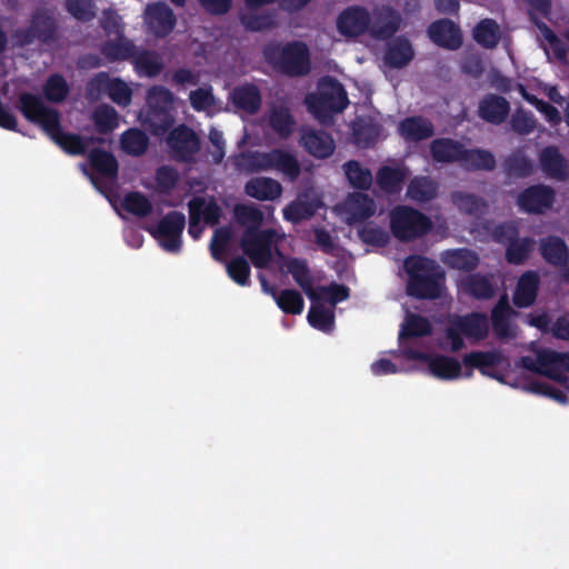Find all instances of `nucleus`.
I'll list each match as a JSON object with an SVG mask.
<instances>
[{
    "label": "nucleus",
    "mask_w": 569,
    "mask_h": 569,
    "mask_svg": "<svg viewBox=\"0 0 569 569\" xmlns=\"http://www.w3.org/2000/svg\"><path fill=\"white\" fill-rule=\"evenodd\" d=\"M561 352L541 350L539 352V375L558 382H565L567 376L562 372Z\"/></svg>",
    "instance_id": "a19ab883"
},
{
    "label": "nucleus",
    "mask_w": 569,
    "mask_h": 569,
    "mask_svg": "<svg viewBox=\"0 0 569 569\" xmlns=\"http://www.w3.org/2000/svg\"><path fill=\"white\" fill-rule=\"evenodd\" d=\"M91 119L99 134H109L119 127V114L109 104L98 106L93 110Z\"/></svg>",
    "instance_id": "79ce46f5"
},
{
    "label": "nucleus",
    "mask_w": 569,
    "mask_h": 569,
    "mask_svg": "<svg viewBox=\"0 0 569 569\" xmlns=\"http://www.w3.org/2000/svg\"><path fill=\"white\" fill-rule=\"evenodd\" d=\"M262 54L274 70L291 78L307 76L311 70L310 50L303 41L270 42Z\"/></svg>",
    "instance_id": "7ed1b4c3"
},
{
    "label": "nucleus",
    "mask_w": 569,
    "mask_h": 569,
    "mask_svg": "<svg viewBox=\"0 0 569 569\" xmlns=\"http://www.w3.org/2000/svg\"><path fill=\"white\" fill-rule=\"evenodd\" d=\"M274 301L280 310L288 315H300L303 311L305 300L296 289H283L278 292Z\"/></svg>",
    "instance_id": "603ef678"
},
{
    "label": "nucleus",
    "mask_w": 569,
    "mask_h": 569,
    "mask_svg": "<svg viewBox=\"0 0 569 569\" xmlns=\"http://www.w3.org/2000/svg\"><path fill=\"white\" fill-rule=\"evenodd\" d=\"M515 315L510 307L508 298L502 296L491 310V322L495 336L500 339H510L515 337L511 328V317Z\"/></svg>",
    "instance_id": "a878e982"
},
{
    "label": "nucleus",
    "mask_w": 569,
    "mask_h": 569,
    "mask_svg": "<svg viewBox=\"0 0 569 569\" xmlns=\"http://www.w3.org/2000/svg\"><path fill=\"white\" fill-rule=\"evenodd\" d=\"M299 142L309 154L318 159L329 158L336 148L332 137L322 130L301 129Z\"/></svg>",
    "instance_id": "f3484780"
},
{
    "label": "nucleus",
    "mask_w": 569,
    "mask_h": 569,
    "mask_svg": "<svg viewBox=\"0 0 569 569\" xmlns=\"http://www.w3.org/2000/svg\"><path fill=\"white\" fill-rule=\"evenodd\" d=\"M308 110L319 120L342 112L349 104L343 84L333 77L326 76L318 82L317 93L306 98Z\"/></svg>",
    "instance_id": "39448f33"
},
{
    "label": "nucleus",
    "mask_w": 569,
    "mask_h": 569,
    "mask_svg": "<svg viewBox=\"0 0 569 569\" xmlns=\"http://www.w3.org/2000/svg\"><path fill=\"white\" fill-rule=\"evenodd\" d=\"M67 11L78 21L89 22L96 17V6L92 0H64Z\"/></svg>",
    "instance_id": "680f3d73"
},
{
    "label": "nucleus",
    "mask_w": 569,
    "mask_h": 569,
    "mask_svg": "<svg viewBox=\"0 0 569 569\" xmlns=\"http://www.w3.org/2000/svg\"><path fill=\"white\" fill-rule=\"evenodd\" d=\"M408 274L407 293L417 299L433 300L441 296L445 273L435 260L411 254L403 261Z\"/></svg>",
    "instance_id": "f03ea898"
},
{
    "label": "nucleus",
    "mask_w": 569,
    "mask_h": 569,
    "mask_svg": "<svg viewBox=\"0 0 569 569\" xmlns=\"http://www.w3.org/2000/svg\"><path fill=\"white\" fill-rule=\"evenodd\" d=\"M173 158L180 162H190L200 150V139L197 133L186 124L173 128L167 139Z\"/></svg>",
    "instance_id": "f8f14e48"
},
{
    "label": "nucleus",
    "mask_w": 569,
    "mask_h": 569,
    "mask_svg": "<svg viewBox=\"0 0 569 569\" xmlns=\"http://www.w3.org/2000/svg\"><path fill=\"white\" fill-rule=\"evenodd\" d=\"M510 112L509 101L498 94L488 93L479 102L478 114L488 123L501 124Z\"/></svg>",
    "instance_id": "412c9836"
},
{
    "label": "nucleus",
    "mask_w": 569,
    "mask_h": 569,
    "mask_svg": "<svg viewBox=\"0 0 569 569\" xmlns=\"http://www.w3.org/2000/svg\"><path fill=\"white\" fill-rule=\"evenodd\" d=\"M347 206L353 221H365L376 212L375 201L366 193L351 194Z\"/></svg>",
    "instance_id": "de8ad7c7"
},
{
    "label": "nucleus",
    "mask_w": 569,
    "mask_h": 569,
    "mask_svg": "<svg viewBox=\"0 0 569 569\" xmlns=\"http://www.w3.org/2000/svg\"><path fill=\"white\" fill-rule=\"evenodd\" d=\"M391 234L400 242H411L429 234L433 228L430 217L410 206L398 204L389 213Z\"/></svg>",
    "instance_id": "423d86ee"
},
{
    "label": "nucleus",
    "mask_w": 569,
    "mask_h": 569,
    "mask_svg": "<svg viewBox=\"0 0 569 569\" xmlns=\"http://www.w3.org/2000/svg\"><path fill=\"white\" fill-rule=\"evenodd\" d=\"M440 260L447 268L468 272V274L473 272L480 263L479 254L469 248L447 249L441 252Z\"/></svg>",
    "instance_id": "5701e85b"
},
{
    "label": "nucleus",
    "mask_w": 569,
    "mask_h": 569,
    "mask_svg": "<svg viewBox=\"0 0 569 569\" xmlns=\"http://www.w3.org/2000/svg\"><path fill=\"white\" fill-rule=\"evenodd\" d=\"M402 355L409 360L427 362L430 373L438 379L453 380L461 375V363L453 357L431 355L413 348H403Z\"/></svg>",
    "instance_id": "9d476101"
},
{
    "label": "nucleus",
    "mask_w": 569,
    "mask_h": 569,
    "mask_svg": "<svg viewBox=\"0 0 569 569\" xmlns=\"http://www.w3.org/2000/svg\"><path fill=\"white\" fill-rule=\"evenodd\" d=\"M316 213V207L309 201L295 200L283 209V217L292 223L310 219Z\"/></svg>",
    "instance_id": "052dcab7"
},
{
    "label": "nucleus",
    "mask_w": 569,
    "mask_h": 569,
    "mask_svg": "<svg viewBox=\"0 0 569 569\" xmlns=\"http://www.w3.org/2000/svg\"><path fill=\"white\" fill-rule=\"evenodd\" d=\"M370 13L361 6H351L340 12L337 19L338 32L347 38H357L369 31Z\"/></svg>",
    "instance_id": "ddd939ff"
},
{
    "label": "nucleus",
    "mask_w": 569,
    "mask_h": 569,
    "mask_svg": "<svg viewBox=\"0 0 569 569\" xmlns=\"http://www.w3.org/2000/svg\"><path fill=\"white\" fill-rule=\"evenodd\" d=\"M122 208L139 218L148 217L152 210V202L140 191L127 192L122 199Z\"/></svg>",
    "instance_id": "3c124183"
},
{
    "label": "nucleus",
    "mask_w": 569,
    "mask_h": 569,
    "mask_svg": "<svg viewBox=\"0 0 569 569\" xmlns=\"http://www.w3.org/2000/svg\"><path fill=\"white\" fill-rule=\"evenodd\" d=\"M358 237L363 243L379 248H383L390 242V234L382 227L372 222L359 228Z\"/></svg>",
    "instance_id": "4d7b16f0"
},
{
    "label": "nucleus",
    "mask_w": 569,
    "mask_h": 569,
    "mask_svg": "<svg viewBox=\"0 0 569 569\" xmlns=\"http://www.w3.org/2000/svg\"><path fill=\"white\" fill-rule=\"evenodd\" d=\"M31 30L42 43L56 41L58 33V24L56 19L44 10H37L30 21Z\"/></svg>",
    "instance_id": "72a5a7b5"
},
{
    "label": "nucleus",
    "mask_w": 569,
    "mask_h": 569,
    "mask_svg": "<svg viewBox=\"0 0 569 569\" xmlns=\"http://www.w3.org/2000/svg\"><path fill=\"white\" fill-rule=\"evenodd\" d=\"M525 389L529 392L551 398L561 405L569 402V397L565 391L545 381H531Z\"/></svg>",
    "instance_id": "0e129e2a"
},
{
    "label": "nucleus",
    "mask_w": 569,
    "mask_h": 569,
    "mask_svg": "<svg viewBox=\"0 0 569 569\" xmlns=\"http://www.w3.org/2000/svg\"><path fill=\"white\" fill-rule=\"evenodd\" d=\"M234 214L238 222L241 226H246L247 228H257L260 229V226L263 221L262 211L248 204H238L234 208Z\"/></svg>",
    "instance_id": "e2e57ef3"
},
{
    "label": "nucleus",
    "mask_w": 569,
    "mask_h": 569,
    "mask_svg": "<svg viewBox=\"0 0 569 569\" xmlns=\"http://www.w3.org/2000/svg\"><path fill=\"white\" fill-rule=\"evenodd\" d=\"M475 41L485 49H495L501 39L498 22L491 18L480 20L472 30Z\"/></svg>",
    "instance_id": "f704fd0d"
},
{
    "label": "nucleus",
    "mask_w": 569,
    "mask_h": 569,
    "mask_svg": "<svg viewBox=\"0 0 569 569\" xmlns=\"http://www.w3.org/2000/svg\"><path fill=\"white\" fill-rule=\"evenodd\" d=\"M230 239L231 231L229 228L222 227L214 230L210 241V253L216 261H224V252Z\"/></svg>",
    "instance_id": "69168bd1"
},
{
    "label": "nucleus",
    "mask_w": 569,
    "mask_h": 569,
    "mask_svg": "<svg viewBox=\"0 0 569 569\" xmlns=\"http://www.w3.org/2000/svg\"><path fill=\"white\" fill-rule=\"evenodd\" d=\"M132 64L139 76H146L148 78L157 77L164 68L160 56L151 50L134 51Z\"/></svg>",
    "instance_id": "c9c22d12"
},
{
    "label": "nucleus",
    "mask_w": 569,
    "mask_h": 569,
    "mask_svg": "<svg viewBox=\"0 0 569 569\" xmlns=\"http://www.w3.org/2000/svg\"><path fill=\"white\" fill-rule=\"evenodd\" d=\"M229 278L237 284L246 287L250 284L251 268L247 259L238 256L226 264Z\"/></svg>",
    "instance_id": "13d9d810"
},
{
    "label": "nucleus",
    "mask_w": 569,
    "mask_h": 569,
    "mask_svg": "<svg viewBox=\"0 0 569 569\" xmlns=\"http://www.w3.org/2000/svg\"><path fill=\"white\" fill-rule=\"evenodd\" d=\"M458 329L467 338L483 340L489 332L488 317L481 312H471L455 320Z\"/></svg>",
    "instance_id": "c756f323"
},
{
    "label": "nucleus",
    "mask_w": 569,
    "mask_h": 569,
    "mask_svg": "<svg viewBox=\"0 0 569 569\" xmlns=\"http://www.w3.org/2000/svg\"><path fill=\"white\" fill-rule=\"evenodd\" d=\"M432 326L428 318L417 315L409 313L406 317L401 330L399 332V341L410 338H421L431 335Z\"/></svg>",
    "instance_id": "37998d69"
},
{
    "label": "nucleus",
    "mask_w": 569,
    "mask_h": 569,
    "mask_svg": "<svg viewBox=\"0 0 569 569\" xmlns=\"http://www.w3.org/2000/svg\"><path fill=\"white\" fill-rule=\"evenodd\" d=\"M452 201L461 212L469 216L480 214L487 208L486 201L473 193L455 192L452 194Z\"/></svg>",
    "instance_id": "6e6d98bb"
},
{
    "label": "nucleus",
    "mask_w": 569,
    "mask_h": 569,
    "mask_svg": "<svg viewBox=\"0 0 569 569\" xmlns=\"http://www.w3.org/2000/svg\"><path fill=\"white\" fill-rule=\"evenodd\" d=\"M491 279V274L471 272L460 280V288L466 295L477 300H489L496 293Z\"/></svg>",
    "instance_id": "393cba45"
},
{
    "label": "nucleus",
    "mask_w": 569,
    "mask_h": 569,
    "mask_svg": "<svg viewBox=\"0 0 569 569\" xmlns=\"http://www.w3.org/2000/svg\"><path fill=\"white\" fill-rule=\"evenodd\" d=\"M427 33L436 46L447 50H458L463 42L459 26L450 19H439L431 22Z\"/></svg>",
    "instance_id": "2eb2a0df"
},
{
    "label": "nucleus",
    "mask_w": 569,
    "mask_h": 569,
    "mask_svg": "<svg viewBox=\"0 0 569 569\" xmlns=\"http://www.w3.org/2000/svg\"><path fill=\"white\" fill-rule=\"evenodd\" d=\"M502 168L509 178H527L533 173V163L522 150H516L506 157Z\"/></svg>",
    "instance_id": "ea45409f"
},
{
    "label": "nucleus",
    "mask_w": 569,
    "mask_h": 569,
    "mask_svg": "<svg viewBox=\"0 0 569 569\" xmlns=\"http://www.w3.org/2000/svg\"><path fill=\"white\" fill-rule=\"evenodd\" d=\"M69 91V84L60 73L51 74L43 84L44 97L50 102H62L68 97Z\"/></svg>",
    "instance_id": "5fc2aeb1"
},
{
    "label": "nucleus",
    "mask_w": 569,
    "mask_h": 569,
    "mask_svg": "<svg viewBox=\"0 0 569 569\" xmlns=\"http://www.w3.org/2000/svg\"><path fill=\"white\" fill-rule=\"evenodd\" d=\"M415 52L410 41L399 37L393 40L385 53V62L390 68L401 69L413 59Z\"/></svg>",
    "instance_id": "7c9ffc66"
},
{
    "label": "nucleus",
    "mask_w": 569,
    "mask_h": 569,
    "mask_svg": "<svg viewBox=\"0 0 569 569\" xmlns=\"http://www.w3.org/2000/svg\"><path fill=\"white\" fill-rule=\"evenodd\" d=\"M540 287L539 273L535 270L525 271L518 279L515 292L513 305L517 308H528L537 299Z\"/></svg>",
    "instance_id": "4be33fe9"
},
{
    "label": "nucleus",
    "mask_w": 569,
    "mask_h": 569,
    "mask_svg": "<svg viewBox=\"0 0 569 569\" xmlns=\"http://www.w3.org/2000/svg\"><path fill=\"white\" fill-rule=\"evenodd\" d=\"M232 103L236 108L254 114L261 107V93L254 84L237 87L232 92Z\"/></svg>",
    "instance_id": "473e14b6"
},
{
    "label": "nucleus",
    "mask_w": 569,
    "mask_h": 569,
    "mask_svg": "<svg viewBox=\"0 0 569 569\" xmlns=\"http://www.w3.org/2000/svg\"><path fill=\"white\" fill-rule=\"evenodd\" d=\"M308 322L311 327L329 332L333 328L335 315L332 310L326 309L325 307L311 306L308 312Z\"/></svg>",
    "instance_id": "bf43d9fd"
},
{
    "label": "nucleus",
    "mask_w": 569,
    "mask_h": 569,
    "mask_svg": "<svg viewBox=\"0 0 569 569\" xmlns=\"http://www.w3.org/2000/svg\"><path fill=\"white\" fill-rule=\"evenodd\" d=\"M438 194V183L427 176L415 177L407 187V196L417 202H428Z\"/></svg>",
    "instance_id": "4c0bfd02"
},
{
    "label": "nucleus",
    "mask_w": 569,
    "mask_h": 569,
    "mask_svg": "<svg viewBox=\"0 0 569 569\" xmlns=\"http://www.w3.org/2000/svg\"><path fill=\"white\" fill-rule=\"evenodd\" d=\"M505 357L499 351H471L462 357V363L470 372L468 377L472 375L473 369H478L481 375L496 379L500 382H506L505 375L492 369V367L502 363Z\"/></svg>",
    "instance_id": "4468645a"
},
{
    "label": "nucleus",
    "mask_w": 569,
    "mask_h": 569,
    "mask_svg": "<svg viewBox=\"0 0 569 569\" xmlns=\"http://www.w3.org/2000/svg\"><path fill=\"white\" fill-rule=\"evenodd\" d=\"M399 134L409 142H419L435 134L432 122L422 116H411L402 119L398 124Z\"/></svg>",
    "instance_id": "b1692460"
},
{
    "label": "nucleus",
    "mask_w": 569,
    "mask_h": 569,
    "mask_svg": "<svg viewBox=\"0 0 569 569\" xmlns=\"http://www.w3.org/2000/svg\"><path fill=\"white\" fill-rule=\"evenodd\" d=\"M282 186L279 181L268 177L250 179L246 186V193L260 201L276 200L282 194Z\"/></svg>",
    "instance_id": "cd10ccee"
},
{
    "label": "nucleus",
    "mask_w": 569,
    "mask_h": 569,
    "mask_svg": "<svg viewBox=\"0 0 569 569\" xmlns=\"http://www.w3.org/2000/svg\"><path fill=\"white\" fill-rule=\"evenodd\" d=\"M345 174L350 186L358 190H368L372 184V173L357 160H349L343 164Z\"/></svg>",
    "instance_id": "09e8293b"
},
{
    "label": "nucleus",
    "mask_w": 569,
    "mask_h": 569,
    "mask_svg": "<svg viewBox=\"0 0 569 569\" xmlns=\"http://www.w3.org/2000/svg\"><path fill=\"white\" fill-rule=\"evenodd\" d=\"M148 24L157 37H167L170 34L177 23L176 14L164 2L149 4L147 10Z\"/></svg>",
    "instance_id": "6ab92c4d"
},
{
    "label": "nucleus",
    "mask_w": 569,
    "mask_h": 569,
    "mask_svg": "<svg viewBox=\"0 0 569 569\" xmlns=\"http://www.w3.org/2000/svg\"><path fill=\"white\" fill-rule=\"evenodd\" d=\"M539 167L549 179L566 182L569 179V162L556 146L542 148L538 156Z\"/></svg>",
    "instance_id": "dca6fc26"
},
{
    "label": "nucleus",
    "mask_w": 569,
    "mask_h": 569,
    "mask_svg": "<svg viewBox=\"0 0 569 569\" xmlns=\"http://www.w3.org/2000/svg\"><path fill=\"white\" fill-rule=\"evenodd\" d=\"M460 163L470 171H492L496 168L497 161L489 150L465 148L463 158Z\"/></svg>",
    "instance_id": "58836bf2"
},
{
    "label": "nucleus",
    "mask_w": 569,
    "mask_h": 569,
    "mask_svg": "<svg viewBox=\"0 0 569 569\" xmlns=\"http://www.w3.org/2000/svg\"><path fill=\"white\" fill-rule=\"evenodd\" d=\"M276 237L273 229L246 228L240 239L243 253L256 268L264 269L272 261V246Z\"/></svg>",
    "instance_id": "6e6552de"
},
{
    "label": "nucleus",
    "mask_w": 569,
    "mask_h": 569,
    "mask_svg": "<svg viewBox=\"0 0 569 569\" xmlns=\"http://www.w3.org/2000/svg\"><path fill=\"white\" fill-rule=\"evenodd\" d=\"M18 109L28 121L40 126L64 152L70 156L86 154L84 139L77 133L64 132L61 129L59 112L46 106L39 96L30 92L20 93Z\"/></svg>",
    "instance_id": "f257e3e1"
},
{
    "label": "nucleus",
    "mask_w": 569,
    "mask_h": 569,
    "mask_svg": "<svg viewBox=\"0 0 569 569\" xmlns=\"http://www.w3.org/2000/svg\"><path fill=\"white\" fill-rule=\"evenodd\" d=\"M406 177L403 169L383 166L377 171L376 182L383 192L396 194L401 191Z\"/></svg>",
    "instance_id": "e433bc0d"
},
{
    "label": "nucleus",
    "mask_w": 569,
    "mask_h": 569,
    "mask_svg": "<svg viewBox=\"0 0 569 569\" xmlns=\"http://www.w3.org/2000/svg\"><path fill=\"white\" fill-rule=\"evenodd\" d=\"M269 124L272 130L281 138H289L295 130L296 121L287 108L272 110Z\"/></svg>",
    "instance_id": "864d4df0"
},
{
    "label": "nucleus",
    "mask_w": 569,
    "mask_h": 569,
    "mask_svg": "<svg viewBox=\"0 0 569 569\" xmlns=\"http://www.w3.org/2000/svg\"><path fill=\"white\" fill-rule=\"evenodd\" d=\"M430 152L436 162H460L463 158L465 146L450 138H438L431 142Z\"/></svg>",
    "instance_id": "c85d7f7f"
},
{
    "label": "nucleus",
    "mask_w": 569,
    "mask_h": 569,
    "mask_svg": "<svg viewBox=\"0 0 569 569\" xmlns=\"http://www.w3.org/2000/svg\"><path fill=\"white\" fill-rule=\"evenodd\" d=\"M186 227V217L180 211H170L162 217L149 232L159 241L160 246L169 252L181 250V234Z\"/></svg>",
    "instance_id": "1a4fd4ad"
},
{
    "label": "nucleus",
    "mask_w": 569,
    "mask_h": 569,
    "mask_svg": "<svg viewBox=\"0 0 569 569\" xmlns=\"http://www.w3.org/2000/svg\"><path fill=\"white\" fill-rule=\"evenodd\" d=\"M239 166L250 172L274 170L289 182H295L301 173V167L296 156L279 148L267 152L249 151L242 153Z\"/></svg>",
    "instance_id": "20e7f679"
},
{
    "label": "nucleus",
    "mask_w": 569,
    "mask_h": 569,
    "mask_svg": "<svg viewBox=\"0 0 569 569\" xmlns=\"http://www.w3.org/2000/svg\"><path fill=\"white\" fill-rule=\"evenodd\" d=\"M539 252L542 259L552 267L562 268L569 263V247L559 236L549 234L541 238Z\"/></svg>",
    "instance_id": "aec40b11"
},
{
    "label": "nucleus",
    "mask_w": 569,
    "mask_h": 569,
    "mask_svg": "<svg viewBox=\"0 0 569 569\" xmlns=\"http://www.w3.org/2000/svg\"><path fill=\"white\" fill-rule=\"evenodd\" d=\"M147 104L144 126L154 136L164 134L174 122L173 94L162 86H153L148 90Z\"/></svg>",
    "instance_id": "0eeeda50"
},
{
    "label": "nucleus",
    "mask_w": 569,
    "mask_h": 569,
    "mask_svg": "<svg viewBox=\"0 0 569 569\" xmlns=\"http://www.w3.org/2000/svg\"><path fill=\"white\" fill-rule=\"evenodd\" d=\"M88 159L92 170L100 176L108 179L117 178L119 172V163L117 158L110 151L100 148H93L90 150Z\"/></svg>",
    "instance_id": "2f4dec72"
},
{
    "label": "nucleus",
    "mask_w": 569,
    "mask_h": 569,
    "mask_svg": "<svg viewBox=\"0 0 569 569\" xmlns=\"http://www.w3.org/2000/svg\"><path fill=\"white\" fill-rule=\"evenodd\" d=\"M240 23L247 31L260 32L276 27V16L271 12L256 13L242 12L239 16Z\"/></svg>",
    "instance_id": "8fccbe9b"
},
{
    "label": "nucleus",
    "mask_w": 569,
    "mask_h": 569,
    "mask_svg": "<svg viewBox=\"0 0 569 569\" xmlns=\"http://www.w3.org/2000/svg\"><path fill=\"white\" fill-rule=\"evenodd\" d=\"M556 200L552 187L538 183L525 188L517 197L519 209L529 214H541L549 210Z\"/></svg>",
    "instance_id": "9b49d317"
},
{
    "label": "nucleus",
    "mask_w": 569,
    "mask_h": 569,
    "mask_svg": "<svg viewBox=\"0 0 569 569\" xmlns=\"http://www.w3.org/2000/svg\"><path fill=\"white\" fill-rule=\"evenodd\" d=\"M318 290V295H320V300L325 299L331 306H336L338 302L345 301L350 296V289L337 282H331L328 286H320L315 288Z\"/></svg>",
    "instance_id": "338daca9"
},
{
    "label": "nucleus",
    "mask_w": 569,
    "mask_h": 569,
    "mask_svg": "<svg viewBox=\"0 0 569 569\" xmlns=\"http://www.w3.org/2000/svg\"><path fill=\"white\" fill-rule=\"evenodd\" d=\"M136 47L132 41L126 39L107 40L101 44L100 52L109 61H124L133 58Z\"/></svg>",
    "instance_id": "c03bdc74"
},
{
    "label": "nucleus",
    "mask_w": 569,
    "mask_h": 569,
    "mask_svg": "<svg viewBox=\"0 0 569 569\" xmlns=\"http://www.w3.org/2000/svg\"><path fill=\"white\" fill-rule=\"evenodd\" d=\"M154 179L158 191L169 193L177 186L179 173L173 167L161 166L157 169Z\"/></svg>",
    "instance_id": "774afa93"
},
{
    "label": "nucleus",
    "mask_w": 569,
    "mask_h": 569,
    "mask_svg": "<svg viewBox=\"0 0 569 569\" xmlns=\"http://www.w3.org/2000/svg\"><path fill=\"white\" fill-rule=\"evenodd\" d=\"M120 144L123 152L138 157L146 152L149 138L142 130L130 128L121 134Z\"/></svg>",
    "instance_id": "49530a36"
},
{
    "label": "nucleus",
    "mask_w": 569,
    "mask_h": 569,
    "mask_svg": "<svg viewBox=\"0 0 569 569\" xmlns=\"http://www.w3.org/2000/svg\"><path fill=\"white\" fill-rule=\"evenodd\" d=\"M535 240L530 237L519 238V236L506 248L505 258L508 263L519 266L523 264L535 249Z\"/></svg>",
    "instance_id": "a18cd8bd"
},
{
    "label": "nucleus",
    "mask_w": 569,
    "mask_h": 569,
    "mask_svg": "<svg viewBox=\"0 0 569 569\" xmlns=\"http://www.w3.org/2000/svg\"><path fill=\"white\" fill-rule=\"evenodd\" d=\"M401 17L399 12L389 7L383 6L370 18L369 32L377 39L386 40L391 38L400 28Z\"/></svg>",
    "instance_id": "a211bd4d"
},
{
    "label": "nucleus",
    "mask_w": 569,
    "mask_h": 569,
    "mask_svg": "<svg viewBox=\"0 0 569 569\" xmlns=\"http://www.w3.org/2000/svg\"><path fill=\"white\" fill-rule=\"evenodd\" d=\"M288 272L292 276L296 283L303 290L307 297L312 301L317 302L320 300V295L312 286L311 271L308 262L300 258H290L287 261Z\"/></svg>",
    "instance_id": "bb28decb"
}]
</instances>
